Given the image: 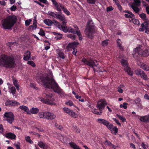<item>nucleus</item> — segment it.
I'll return each mask as SVG.
<instances>
[{"label": "nucleus", "instance_id": "1a4fd4ad", "mask_svg": "<svg viewBox=\"0 0 149 149\" xmlns=\"http://www.w3.org/2000/svg\"><path fill=\"white\" fill-rule=\"evenodd\" d=\"M5 117L6 118V120L10 123H12L14 119L15 116L11 112H6L4 115Z\"/></svg>", "mask_w": 149, "mask_h": 149}, {"label": "nucleus", "instance_id": "6ab92c4d", "mask_svg": "<svg viewBox=\"0 0 149 149\" xmlns=\"http://www.w3.org/2000/svg\"><path fill=\"white\" fill-rule=\"evenodd\" d=\"M31 57V52L29 51H27L24 53L23 59L25 61H28Z\"/></svg>", "mask_w": 149, "mask_h": 149}, {"label": "nucleus", "instance_id": "c85d7f7f", "mask_svg": "<svg viewBox=\"0 0 149 149\" xmlns=\"http://www.w3.org/2000/svg\"><path fill=\"white\" fill-rule=\"evenodd\" d=\"M47 14L52 16L54 18H57L58 14H56L53 12L49 11L48 12Z\"/></svg>", "mask_w": 149, "mask_h": 149}, {"label": "nucleus", "instance_id": "864d4df0", "mask_svg": "<svg viewBox=\"0 0 149 149\" xmlns=\"http://www.w3.org/2000/svg\"><path fill=\"white\" fill-rule=\"evenodd\" d=\"M100 111V112H99L96 109H95L93 111V113H94L95 114L97 115H101L102 113V111Z\"/></svg>", "mask_w": 149, "mask_h": 149}, {"label": "nucleus", "instance_id": "37998d69", "mask_svg": "<svg viewBox=\"0 0 149 149\" xmlns=\"http://www.w3.org/2000/svg\"><path fill=\"white\" fill-rule=\"evenodd\" d=\"M142 68L145 70H149V67L145 64H143L141 65Z\"/></svg>", "mask_w": 149, "mask_h": 149}, {"label": "nucleus", "instance_id": "423d86ee", "mask_svg": "<svg viewBox=\"0 0 149 149\" xmlns=\"http://www.w3.org/2000/svg\"><path fill=\"white\" fill-rule=\"evenodd\" d=\"M81 61L84 63L85 64L87 65L92 68L94 72L96 71L95 69L94 68V66H97L98 65V64H97V62L96 60L90 59L88 61L85 58H83L81 60Z\"/></svg>", "mask_w": 149, "mask_h": 149}, {"label": "nucleus", "instance_id": "f704fd0d", "mask_svg": "<svg viewBox=\"0 0 149 149\" xmlns=\"http://www.w3.org/2000/svg\"><path fill=\"white\" fill-rule=\"evenodd\" d=\"M38 115L40 118L45 119V111L40 112L38 114Z\"/></svg>", "mask_w": 149, "mask_h": 149}, {"label": "nucleus", "instance_id": "4be33fe9", "mask_svg": "<svg viewBox=\"0 0 149 149\" xmlns=\"http://www.w3.org/2000/svg\"><path fill=\"white\" fill-rule=\"evenodd\" d=\"M39 110L37 108L32 107L30 110V112L33 114H36L39 112Z\"/></svg>", "mask_w": 149, "mask_h": 149}, {"label": "nucleus", "instance_id": "e2e57ef3", "mask_svg": "<svg viewBox=\"0 0 149 149\" xmlns=\"http://www.w3.org/2000/svg\"><path fill=\"white\" fill-rule=\"evenodd\" d=\"M17 9V8L16 6L13 5L10 8V10L12 11H14Z\"/></svg>", "mask_w": 149, "mask_h": 149}, {"label": "nucleus", "instance_id": "c9c22d12", "mask_svg": "<svg viewBox=\"0 0 149 149\" xmlns=\"http://www.w3.org/2000/svg\"><path fill=\"white\" fill-rule=\"evenodd\" d=\"M37 28V24H35L33 25H31L28 28V29L29 30L31 31L33 30L36 29Z\"/></svg>", "mask_w": 149, "mask_h": 149}, {"label": "nucleus", "instance_id": "680f3d73", "mask_svg": "<svg viewBox=\"0 0 149 149\" xmlns=\"http://www.w3.org/2000/svg\"><path fill=\"white\" fill-rule=\"evenodd\" d=\"M62 25H61V26H63L67 27L66 26V21H62Z\"/></svg>", "mask_w": 149, "mask_h": 149}, {"label": "nucleus", "instance_id": "39448f33", "mask_svg": "<svg viewBox=\"0 0 149 149\" xmlns=\"http://www.w3.org/2000/svg\"><path fill=\"white\" fill-rule=\"evenodd\" d=\"M142 46L141 47H137L134 50L133 55L134 57L139 56L144 57L149 56V48L147 47L144 50H142Z\"/></svg>", "mask_w": 149, "mask_h": 149}, {"label": "nucleus", "instance_id": "4468645a", "mask_svg": "<svg viewBox=\"0 0 149 149\" xmlns=\"http://www.w3.org/2000/svg\"><path fill=\"white\" fill-rule=\"evenodd\" d=\"M56 117V115L53 113L45 111V118L47 120H52L55 119Z\"/></svg>", "mask_w": 149, "mask_h": 149}, {"label": "nucleus", "instance_id": "393cba45", "mask_svg": "<svg viewBox=\"0 0 149 149\" xmlns=\"http://www.w3.org/2000/svg\"><path fill=\"white\" fill-rule=\"evenodd\" d=\"M19 108L24 111L25 112H26L27 113H29V110L28 107L24 105H22L20 106Z\"/></svg>", "mask_w": 149, "mask_h": 149}, {"label": "nucleus", "instance_id": "a19ab883", "mask_svg": "<svg viewBox=\"0 0 149 149\" xmlns=\"http://www.w3.org/2000/svg\"><path fill=\"white\" fill-rule=\"evenodd\" d=\"M97 0H86L87 3L89 4H94Z\"/></svg>", "mask_w": 149, "mask_h": 149}, {"label": "nucleus", "instance_id": "ea45409f", "mask_svg": "<svg viewBox=\"0 0 149 149\" xmlns=\"http://www.w3.org/2000/svg\"><path fill=\"white\" fill-rule=\"evenodd\" d=\"M38 145L40 148H42L43 149H45V145L41 141L38 142Z\"/></svg>", "mask_w": 149, "mask_h": 149}, {"label": "nucleus", "instance_id": "72a5a7b5", "mask_svg": "<svg viewBox=\"0 0 149 149\" xmlns=\"http://www.w3.org/2000/svg\"><path fill=\"white\" fill-rule=\"evenodd\" d=\"M63 110L65 113L68 114L69 115H70V112L72 111V110L66 107L63 108Z\"/></svg>", "mask_w": 149, "mask_h": 149}, {"label": "nucleus", "instance_id": "09e8293b", "mask_svg": "<svg viewBox=\"0 0 149 149\" xmlns=\"http://www.w3.org/2000/svg\"><path fill=\"white\" fill-rule=\"evenodd\" d=\"M141 77V78L145 80H147L148 79L146 74L144 72L142 74Z\"/></svg>", "mask_w": 149, "mask_h": 149}, {"label": "nucleus", "instance_id": "9b49d317", "mask_svg": "<svg viewBox=\"0 0 149 149\" xmlns=\"http://www.w3.org/2000/svg\"><path fill=\"white\" fill-rule=\"evenodd\" d=\"M107 104L104 99H102L97 103V108L100 111H102L104 108L105 106Z\"/></svg>", "mask_w": 149, "mask_h": 149}, {"label": "nucleus", "instance_id": "7ed1b4c3", "mask_svg": "<svg viewBox=\"0 0 149 149\" xmlns=\"http://www.w3.org/2000/svg\"><path fill=\"white\" fill-rule=\"evenodd\" d=\"M17 19L14 15L7 17L4 20L2 26L5 29L12 30V27L16 23Z\"/></svg>", "mask_w": 149, "mask_h": 149}, {"label": "nucleus", "instance_id": "b1692460", "mask_svg": "<svg viewBox=\"0 0 149 149\" xmlns=\"http://www.w3.org/2000/svg\"><path fill=\"white\" fill-rule=\"evenodd\" d=\"M53 21L49 19H46L44 20V22L48 26H51L53 24Z\"/></svg>", "mask_w": 149, "mask_h": 149}, {"label": "nucleus", "instance_id": "f8f14e48", "mask_svg": "<svg viewBox=\"0 0 149 149\" xmlns=\"http://www.w3.org/2000/svg\"><path fill=\"white\" fill-rule=\"evenodd\" d=\"M76 26H77L76 25L75 26H74L75 29H74L71 27H68L67 28V27L63 26H61V28L62 30L65 32L66 33L67 32H71L73 34H74L76 33L75 31H76V29H77Z\"/></svg>", "mask_w": 149, "mask_h": 149}, {"label": "nucleus", "instance_id": "6e6d98bb", "mask_svg": "<svg viewBox=\"0 0 149 149\" xmlns=\"http://www.w3.org/2000/svg\"><path fill=\"white\" fill-rule=\"evenodd\" d=\"M27 64L31 65L33 67H35L36 65L32 61H29L27 62Z\"/></svg>", "mask_w": 149, "mask_h": 149}, {"label": "nucleus", "instance_id": "dca6fc26", "mask_svg": "<svg viewBox=\"0 0 149 149\" xmlns=\"http://www.w3.org/2000/svg\"><path fill=\"white\" fill-rule=\"evenodd\" d=\"M96 121L98 123L106 126L107 128L110 124L108 121L103 119L98 118L97 119Z\"/></svg>", "mask_w": 149, "mask_h": 149}, {"label": "nucleus", "instance_id": "bf43d9fd", "mask_svg": "<svg viewBox=\"0 0 149 149\" xmlns=\"http://www.w3.org/2000/svg\"><path fill=\"white\" fill-rule=\"evenodd\" d=\"M62 34H61L59 33V35H58L55 37V38H56L57 40H60L61 39L62 37Z\"/></svg>", "mask_w": 149, "mask_h": 149}, {"label": "nucleus", "instance_id": "13d9d810", "mask_svg": "<svg viewBox=\"0 0 149 149\" xmlns=\"http://www.w3.org/2000/svg\"><path fill=\"white\" fill-rule=\"evenodd\" d=\"M69 144L71 147L74 149L77 146V145L74 143L73 142L69 143Z\"/></svg>", "mask_w": 149, "mask_h": 149}, {"label": "nucleus", "instance_id": "e433bc0d", "mask_svg": "<svg viewBox=\"0 0 149 149\" xmlns=\"http://www.w3.org/2000/svg\"><path fill=\"white\" fill-rule=\"evenodd\" d=\"M61 7H62V9L65 13L68 15H70V12L66 8H65L64 6H61Z\"/></svg>", "mask_w": 149, "mask_h": 149}, {"label": "nucleus", "instance_id": "de8ad7c7", "mask_svg": "<svg viewBox=\"0 0 149 149\" xmlns=\"http://www.w3.org/2000/svg\"><path fill=\"white\" fill-rule=\"evenodd\" d=\"M10 89L11 90V93L13 95L15 93L16 90L15 88L13 86H11Z\"/></svg>", "mask_w": 149, "mask_h": 149}, {"label": "nucleus", "instance_id": "f3484780", "mask_svg": "<svg viewBox=\"0 0 149 149\" xmlns=\"http://www.w3.org/2000/svg\"><path fill=\"white\" fill-rule=\"evenodd\" d=\"M5 136L6 138L11 139H15L16 137V135L14 134L9 132L6 133Z\"/></svg>", "mask_w": 149, "mask_h": 149}, {"label": "nucleus", "instance_id": "bb28decb", "mask_svg": "<svg viewBox=\"0 0 149 149\" xmlns=\"http://www.w3.org/2000/svg\"><path fill=\"white\" fill-rule=\"evenodd\" d=\"M130 6L131 7L132 9L135 13H137L140 11L139 9L137 7H136V6L133 5H130Z\"/></svg>", "mask_w": 149, "mask_h": 149}, {"label": "nucleus", "instance_id": "6e6552de", "mask_svg": "<svg viewBox=\"0 0 149 149\" xmlns=\"http://www.w3.org/2000/svg\"><path fill=\"white\" fill-rule=\"evenodd\" d=\"M52 95H51L48 94L46 95V99H42L41 100V101L43 103L46 104L50 105H56V103L54 102V99L52 97Z\"/></svg>", "mask_w": 149, "mask_h": 149}, {"label": "nucleus", "instance_id": "58836bf2", "mask_svg": "<svg viewBox=\"0 0 149 149\" xmlns=\"http://www.w3.org/2000/svg\"><path fill=\"white\" fill-rule=\"evenodd\" d=\"M117 116H118V118L123 122H125L126 121V118L125 117H123V116H120L118 114H117L116 115Z\"/></svg>", "mask_w": 149, "mask_h": 149}, {"label": "nucleus", "instance_id": "79ce46f5", "mask_svg": "<svg viewBox=\"0 0 149 149\" xmlns=\"http://www.w3.org/2000/svg\"><path fill=\"white\" fill-rule=\"evenodd\" d=\"M25 139L27 142L30 143H33V141L31 139L30 137L29 136L25 137Z\"/></svg>", "mask_w": 149, "mask_h": 149}, {"label": "nucleus", "instance_id": "8fccbe9b", "mask_svg": "<svg viewBox=\"0 0 149 149\" xmlns=\"http://www.w3.org/2000/svg\"><path fill=\"white\" fill-rule=\"evenodd\" d=\"M77 27V29H76V31H75V34H77L78 36H80L81 35L80 32V31L79 30V29L78 28V27L77 26H76Z\"/></svg>", "mask_w": 149, "mask_h": 149}, {"label": "nucleus", "instance_id": "f03ea898", "mask_svg": "<svg viewBox=\"0 0 149 149\" xmlns=\"http://www.w3.org/2000/svg\"><path fill=\"white\" fill-rule=\"evenodd\" d=\"M16 65L13 56L2 55L0 58V65L6 68H13Z\"/></svg>", "mask_w": 149, "mask_h": 149}, {"label": "nucleus", "instance_id": "2eb2a0df", "mask_svg": "<svg viewBox=\"0 0 149 149\" xmlns=\"http://www.w3.org/2000/svg\"><path fill=\"white\" fill-rule=\"evenodd\" d=\"M107 128L110 130L112 133L116 135L118 131L117 128L116 127H114L113 125L110 124Z\"/></svg>", "mask_w": 149, "mask_h": 149}, {"label": "nucleus", "instance_id": "473e14b6", "mask_svg": "<svg viewBox=\"0 0 149 149\" xmlns=\"http://www.w3.org/2000/svg\"><path fill=\"white\" fill-rule=\"evenodd\" d=\"M144 72L141 69H137L135 70V73L137 75H140V76Z\"/></svg>", "mask_w": 149, "mask_h": 149}, {"label": "nucleus", "instance_id": "c03bdc74", "mask_svg": "<svg viewBox=\"0 0 149 149\" xmlns=\"http://www.w3.org/2000/svg\"><path fill=\"white\" fill-rule=\"evenodd\" d=\"M135 103L136 104H141V100L139 97H137L134 101Z\"/></svg>", "mask_w": 149, "mask_h": 149}, {"label": "nucleus", "instance_id": "69168bd1", "mask_svg": "<svg viewBox=\"0 0 149 149\" xmlns=\"http://www.w3.org/2000/svg\"><path fill=\"white\" fill-rule=\"evenodd\" d=\"M13 83L15 86L18 85L17 81L15 79H13Z\"/></svg>", "mask_w": 149, "mask_h": 149}, {"label": "nucleus", "instance_id": "cd10ccee", "mask_svg": "<svg viewBox=\"0 0 149 149\" xmlns=\"http://www.w3.org/2000/svg\"><path fill=\"white\" fill-rule=\"evenodd\" d=\"M134 3H132L131 5L137 6H140L141 3L140 0H134Z\"/></svg>", "mask_w": 149, "mask_h": 149}, {"label": "nucleus", "instance_id": "49530a36", "mask_svg": "<svg viewBox=\"0 0 149 149\" xmlns=\"http://www.w3.org/2000/svg\"><path fill=\"white\" fill-rule=\"evenodd\" d=\"M65 104L67 105H69L70 106H73L74 107H75L74 105V104L72 101L70 100L68 101L65 103Z\"/></svg>", "mask_w": 149, "mask_h": 149}, {"label": "nucleus", "instance_id": "4c0bfd02", "mask_svg": "<svg viewBox=\"0 0 149 149\" xmlns=\"http://www.w3.org/2000/svg\"><path fill=\"white\" fill-rule=\"evenodd\" d=\"M38 34L42 36H44L45 35V33L43 29L42 28L40 29V31L38 33Z\"/></svg>", "mask_w": 149, "mask_h": 149}, {"label": "nucleus", "instance_id": "774afa93", "mask_svg": "<svg viewBox=\"0 0 149 149\" xmlns=\"http://www.w3.org/2000/svg\"><path fill=\"white\" fill-rule=\"evenodd\" d=\"M54 6H56L58 4L55 0H51Z\"/></svg>", "mask_w": 149, "mask_h": 149}, {"label": "nucleus", "instance_id": "a878e982", "mask_svg": "<svg viewBox=\"0 0 149 149\" xmlns=\"http://www.w3.org/2000/svg\"><path fill=\"white\" fill-rule=\"evenodd\" d=\"M131 13H128V14H125L124 15L125 17L126 18H135L134 15L131 12Z\"/></svg>", "mask_w": 149, "mask_h": 149}, {"label": "nucleus", "instance_id": "5701e85b", "mask_svg": "<svg viewBox=\"0 0 149 149\" xmlns=\"http://www.w3.org/2000/svg\"><path fill=\"white\" fill-rule=\"evenodd\" d=\"M62 6H63V5L59 3V4H58L56 6H55V9L58 11V13H61V9H62V7H61Z\"/></svg>", "mask_w": 149, "mask_h": 149}, {"label": "nucleus", "instance_id": "338daca9", "mask_svg": "<svg viewBox=\"0 0 149 149\" xmlns=\"http://www.w3.org/2000/svg\"><path fill=\"white\" fill-rule=\"evenodd\" d=\"M15 146L16 147L17 149H21L20 147V143H19L18 144H14Z\"/></svg>", "mask_w": 149, "mask_h": 149}, {"label": "nucleus", "instance_id": "412c9836", "mask_svg": "<svg viewBox=\"0 0 149 149\" xmlns=\"http://www.w3.org/2000/svg\"><path fill=\"white\" fill-rule=\"evenodd\" d=\"M56 19H58L62 21H66V19L65 17L63 15H62V13H59L57 15Z\"/></svg>", "mask_w": 149, "mask_h": 149}, {"label": "nucleus", "instance_id": "f257e3e1", "mask_svg": "<svg viewBox=\"0 0 149 149\" xmlns=\"http://www.w3.org/2000/svg\"><path fill=\"white\" fill-rule=\"evenodd\" d=\"M42 82L46 88L52 89L54 92L57 93L60 96H64L65 93L55 81L52 77L40 76L37 79L38 81Z\"/></svg>", "mask_w": 149, "mask_h": 149}, {"label": "nucleus", "instance_id": "4d7b16f0", "mask_svg": "<svg viewBox=\"0 0 149 149\" xmlns=\"http://www.w3.org/2000/svg\"><path fill=\"white\" fill-rule=\"evenodd\" d=\"M69 144L71 147L74 149L77 146V145L74 143L73 142L69 143Z\"/></svg>", "mask_w": 149, "mask_h": 149}, {"label": "nucleus", "instance_id": "3c124183", "mask_svg": "<svg viewBox=\"0 0 149 149\" xmlns=\"http://www.w3.org/2000/svg\"><path fill=\"white\" fill-rule=\"evenodd\" d=\"M108 40H106L103 41L102 42V46H107L108 44Z\"/></svg>", "mask_w": 149, "mask_h": 149}, {"label": "nucleus", "instance_id": "ddd939ff", "mask_svg": "<svg viewBox=\"0 0 149 149\" xmlns=\"http://www.w3.org/2000/svg\"><path fill=\"white\" fill-rule=\"evenodd\" d=\"M5 104L6 106L9 107L17 106L20 104V103L15 100H9L6 102Z\"/></svg>", "mask_w": 149, "mask_h": 149}, {"label": "nucleus", "instance_id": "c756f323", "mask_svg": "<svg viewBox=\"0 0 149 149\" xmlns=\"http://www.w3.org/2000/svg\"><path fill=\"white\" fill-rule=\"evenodd\" d=\"M139 17L145 21H147V19L146 17V16L145 14L142 13L139 14Z\"/></svg>", "mask_w": 149, "mask_h": 149}, {"label": "nucleus", "instance_id": "0e129e2a", "mask_svg": "<svg viewBox=\"0 0 149 149\" xmlns=\"http://www.w3.org/2000/svg\"><path fill=\"white\" fill-rule=\"evenodd\" d=\"M121 41V40L120 39H118L117 40V43L118 47L120 45H122Z\"/></svg>", "mask_w": 149, "mask_h": 149}, {"label": "nucleus", "instance_id": "20e7f679", "mask_svg": "<svg viewBox=\"0 0 149 149\" xmlns=\"http://www.w3.org/2000/svg\"><path fill=\"white\" fill-rule=\"evenodd\" d=\"M84 32L87 37L91 38L93 37L95 33V26L92 20L87 22Z\"/></svg>", "mask_w": 149, "mask_h": 149}, {"label": "nucleus", "instance_id": "5fc2aeb1", "mask_svg": "<svg viewBox=\"0 0 149 149\" xmlns=\"http://www.w3.org/2000/svg\"><path fill=\"white\" fill-rule=\"evenodd\" d=\"M67 36L73 40H75V36L74 35L68 34L67 35Z\"/></svg>", "mask_w": 149, "mask_h": 149}, {"label": "nucleus", "instance_id": "7c9ffc66", "mask_svg": "<svg viewBox=\"0 0 149 149\" xmlns=\"http://www.w3.org/2000/svg\"><path fill=\"white\" fill-rule=\"evenodd\" d=\"M53 24L56 26L58 28L60 29L61 25L60 23L55 20H53Z\"/></svg>", "mask_w": 149, "mask_h": 149}, {"label": "nucleus", "instance_id": "603ef678", "mask_svg": "<svg viewBox=\"0 0 149 149\" xmlns=\"http://www.w3.org/2000/svg\"><path fill=\"white\" fill-rule=\"evenodd\" d=\"M67 48L68 49L69 48H72L73 49H74L72 43H69L67 46Z\"/></svg>", "mask_w": 149, "mask_h": 149}, {"label": "nucleus", "instance_id": "aec40b11", "mask_svg": "<svg viewBox=\"0 0 149 149\" xmlns=\"http://www.w3.org/2000/svg\"><path fill=\"white\" fill-rule=\"evenodd\" d=\"M56 52L60 58L63 59H64L65 58L64 54L62 50L59 49H58L56 50Z\"/></svg>", "mask_w": 149, "mask_h": 149}, {"label": "nucleus", "instance_id": "052dcab7", "mask_svg": "<svg viewBox=\"0 0 149 149\" xmlns=\"http://www.w3.org/2000/svg\"><path fill=\"white\" fill-rule=\"evenodd\" d=\"M117 89L119 93H122L123 92V90L120 87L118 86Z\"/></svg>", "mask_w": 149, "mask_h": 149}, {"label": "nucleus", "instance_id": "2f4dec72", "mask_svg": "<svg viewBox=\"0 0 149 149\" xmlns=\"http://www.w3.org/2000/svg\"><path fill=\"white\" fill-rule=\"evenodd\" d=\"M70 116L74 118H77L78 117V115L72 110L70 112Z\"/></svg>", "mask_w": 149, "mask_h": 149}, {"label": "nucleus", "instance_id": "0eeeda50", "mask_svg": "<svg viewBox=\"0 0 149 149\" xmlns=\"http://www.w3.org/2000/svg\"><path fill=\"white\" fill-rule=\"evenodd\" d=\"M120 63L124 68V70L125 71V72H127V74L131 76H132L133 72L131 70V68L128 67L127 61L124 59H122L121 60Z\"/></svg>", "mask_w": 149, "mask_h": 149}, {"label": "nucleus", "instance_id": "a211bd4d", "mask_svg": "<svg viewBox=\"0 0 149 149\" xmlns=\"http://www.w3.org/2000/svg\"><path fill=\"white\" fill-rule=\"evenodd\" d=\"M139 120L142 122L149 123V115L141 116Z\"/></svg>", "mask_w": 149, "mask_h": 149}, {"label": "nucleus", "instance_id": "9d476101", "mask_svg": "<svg viewBox=\"0 0 149 149\" xmlns=\"http://www.w3.org/2000/svg\"><path fill=\"white\" fill-rule=\"evenodd\" d=\"M142 28H140L139 31H143L145 29V33L148 34L149 33V21H145L141 24Z\"/></svg>", "mask_w": 149, "mask_h": 149}, {"label": "nucleus", "instance_id": "a18cd8bd", "mask_svg": "<svg viewBox=\"0 0 149 149\" xmlns=\"http://www.w3.org/2000/svg\"><path fill=\"white\" fill-rule=\"evenodd\" d=\"M132 20L133 23L136 25H137L139 24V21L138 20L135 19V18L132 19Z\"/></svg>", "mask_w": 149, "mask_h": 149}]
</instances>
